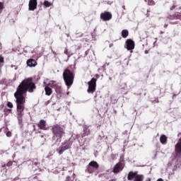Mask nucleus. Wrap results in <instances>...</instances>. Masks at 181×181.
<instances>
[{"label": "nucleus", "mask_w": 181, "mask_h": 181, "mask_svg": "<svg viewBox=\"0 0 181 181\" xmlns=\"http://www.w3.org/2000/svg\"><path fill=\"white\" fill-rule=\"evenodd\" d=\"M35 88L36 83L33 82V78L32 77L23 80L16 88L14 97L16 98L17 118L19 124H22L23 121V111H25V104L26 103L25 94H26L28 91V93H33Z\"/></svg>", "instance_id": "nucleus-1"}, {"label": "nucleus", "mask_w": 181, "mask_h": 181, "mask_svg": "<svg viewBox=\"0 0 181 181\" xmlns=\"http://www.w3.org/2000/svg\"><path fill=\"white\" fill-rule=\"evenodd\" d=\"M51 132L53 134L52 138H57V141H59V142L62 141V138L66 135V132L63 127L57 124L52 127Z\"/></svg>", "instance_id": "nucleus-2"}, {"label": "nucleus", "mask_w": 181, "mask_h": 181, "mask_svg": "<svg viewBox=\"0 0 181 181\" xmlns=\"http://www.w3.org/2000/svg\"><path fill=\"white\" fill-rule=\"evenodd\" d=\"M63 78L67 87H71L74 83V74L69 69H66L63 72Z\"/></svg>", "instance_id": "nucleus-3"}, {"label": "nucleus", "mask_w": 181, "mask_h": 181, "mask_svg": "<svg viewBox=\"0 0 181 181\" xmlns=\"http://www.w3.org/2000/svg\"><path fill=\"white\" fill-rule=\"evenodd\" d=\"M144 175L138 174V172L130 171L127 175V180L144 181Z\"/></svg>", "instance_id": "nucleus-4"}, {"label": "nucleus", "mask_w": 181, "mask_h": 181, "mask_svg": "<svg viewBox=\"0 0 181 181\" xmlns=\"http://www.w3.org/2000/svg\"><path fill=\"white\" fill-rule=\"evenodd\" d=\"M100 168V165L97 161H90L88 165L86 166V173L93 174V172H95V170H98V168Z\"/></svg>", "instance_id": "nucleus-5"}, {"label": "nucleus", "mask_w": 181, "mask_h": 181, "mask_svg": "<svg viewBox=\"0 0 181 181\" xmlns=\"http://www.w3.org/2000/svg\"><path fill=\"white\" fill-rule=\"evenodd\" d=\"M88 93L89 94H93V93H95V90L97 88V78H92L90 81L88 82Z\"/></svg>", "instance_id": "nucleus-6"}, {"label": "nucleus", "mask_w": 181, "mask_h": 181, "mask_svg": "<svg viewBox=\"0 0 181 181\" xmlns=\"http://www.w3.org/2000/svg\"><path fill=\"white\" fill-rule=\"evenodd\" d=\"M100 19L103 22H108L112 19V13L109 11H104L100 13Z\"/></svg>", "instance_id": "nucleus-7"}, {"label": "nucleus", "mask_w": 181, "mask_h": 181, "mask_svg": "<svg viewBox=\"0 0 181 181\" xmlns=\"http://www.w3.org/2000/svg\"><path fill=\"white\" fill-rule=\"evenodd\" d=\"M126 49L127 50H134L135 49V42L131 39L126 40Z\"/></svg>", "instance_id": "nucleus-8"}, {"label": "nucleus", "mask_w": 181, "mask_h": 181, "mask_svg": "<svg viewBox=\"0 0 181 181\" xmlns=\"http://www.w3.org/2000/svg\"><path fill=\"white\" fill-rule=\"evenodd\" d=\"M176 158H181V137L175 145Z\"/></svg>", "instance_id": "nucleus-9"}, {"label": "nucleus", "mask_w": 181, "mask_h": 181, "mask_svg": "<svg viewBox=\"0 0 181 181\" xmlns=\"http://www.w3.org/2000/svg\"><path fill=\"white\" fill-rule=\"evenodd\" d=\"M46 125V120L45 119L40 120V122L37 124V127H38V128L42 131H47V127Z\"/></svg>", "instance_id": "nucleus-10"}, {"label": "nucleus", "mask_w": 181, "mask_h": 181, "mask_svg": "<svg viewBox=\"0 0 181 181\" xmlns=\"http://www.w3.org/2000/svg\"><path fill=\"white\" fill-rule=\"evenodd\" d=\"M37 8V0H30L28 4L29 11H35Z\"/></svg>", "instance_id": "nucleus-11"}, {"label": "nucleus", "mask_w": 181, "mask_h": 181, "mask_svg": "<svg viewBox=\"0 0 181 181\" xmlns=\"http://www.w3.org/2000/svg\"><path fill=\"white\" fill-rule=\"evenodd\" d=\"M124 168L122 167V163H117L113 168L112 172L113 173H119Z\"/></svg>", "instance_id": "nucleus-12"}, {"label": "nucleus", "mask_w": 181, "mask_h": 181, "mask_svg": "<svg viewBox=\"0 0 181 181\" xmlns=\"http://www.w3.org/2000/svg\"><path fill=\"white\" fill-rule=\"evenodd\" d=\"M62 145L64 146L66 150L70 149V148H71V146L73 145V141H71V140L70 139L66 140L62 143Z\"/></svg>", "instance_id": "nucleus-13"}, {"label": "nucleus", "mask_w": 181, "mask_h": 181, "mask_svg": "<svg viewBox=\"0 0 181 181\" xmlns=\"http://www.w3.org/2000/svg\"><path fill=\"white\" fill-rule=\"evenodd\" d=\"M27 65L29 67H36L37 66V62L33 59H30L27 61Z\"/></svg>", "instance_id": "nucleus-14"}, {"label": "nucleus", "mask_w": 181, "mask_h": 181, "mask_svg": "<svg viewBox=\"0 0 181 181\" xmlns=\"http://www.w3.org/2000/svg\"><path fill=\"white\" fill-rule=\"evenodd\" d=\"M160 142L163 145H166L168 144V136L165 134H162L160 137Z\"/></svg>", "instance_id": "nucleus-15"}, {"label": "nucleus", "mask_w": 181, "mask_h": 181, "mask_svg": "<svg viewBox=\"0 0 181 181\" xmlns=\"http://www.w3.org/2000/svg\"><path fill=\"white\" fill-rule=\"evenodd\" d=\"M45 95H52L53 94V90L52 88H49V86L45 87Z\"/></svg>", "instance_id": "nucleus-16"}, {"label": "nucleus", "mask_w": 181, "mask_h": 181, "mask_svg": "<svg viewBox=\"0 0 181 181\" xmlns=\"http://www.w3.org/2000/svg\"><path fill=\"white\" fill-rule=\"evenodd\" d=\"M65 151H67V149L63 145L57 148V152H58L59 155H63Z\"/></svg>", "instance_id": "nucleus-17"}, {"label": "nucleus", "mask_w": 181, "mask_h": 181, "mask_svg": "<svg viewBox=\"0 0 181 181\" xmlns=\"http://www.w3.org/2000/svg\"><path fill=\"white\" fill-rule=\"evenodd\" d=\"M129 35V32L128 31V30H123L122 31V37H123L124 39H127Z\"/></svg>", "instance_id": "nucleus-18"}, {"label": "nucleus", "mask_w": 181, "mask_h": 181, "mask_svg": "<svg viewBox=\"0 0 181 181\" xmlns=\"http://www.w3.org/2000/svg\"><path fill=\"white\" fill-rule=\"evenodd\" d=\"M4 116L8 117V115H9V114L12 113V109H8V108L5 107L4 110Z\"/></svg>", "instance_id": "nucleus-19"}, {"label": "nucleus", "mask_w": 181, "mask_h": 181, "mask_svg": "<svg viewBox=\"0 0 181 181\" xmlns=\"http://www.w3.org/2000/svg\"><path fill=\"white\" fill-rule=\"evenodd\" d=\"M44 6H45V8H49V7L52 6V3H50L48 1H44Z\"/></svg>", "instance_id": "nucleus-20"}, {"label": "nucleus", "mask_w": 181, "mask_h": 181, "mask_svg": "<svg viewBox=\"0 0 181 181\" xmlns=\"http://www.w3.org/2000/svg\"><path fill=\"white\" fill-rule=\"evenodd\" d=\"M84 133L81 134V138H84V136H87V135L90 134V132L87 133V129H84Z\"/></svg>", "instance_id": "nucleus-21"}, {"label": "nucleus", "mask_w": 181, "mask_h": 181, "mask_svg": "<svg viewBox=\"0 0 181 181\" xmlns=\"http://www.w3.org/2000/svg\"><path fill=\"white\" fill-rule=\"evenodd\" d=\"M148 5L150 6H153V5H155V1L153 0H148Z\"/></svg>", "instance_id": "nucleus-22"}, {"label": "nucleus", "mask_w": 181, "mask_h": 181, "mask_svg": "<svg viewBox=\"0 0 181 181\" xmlns=\"http://www.w3.org/2000/svg\"><path fill=\"white\" fill-rule=\"evenodd\" d=\"M7 107H8V108H13V104L11 102H8L6 104Z\"/></svg>", "instance_id": "nucleus-23"}, {"label": "nucleus", "mask_w": 181, "mask_h": 181, "mask_svg": "<svg viewBox=\"0 0 181 181\" xmlns=\"http://www.w3.org/2000/svg\"><path fill=\"white\" fill-rule=\"evenodd\" d=\"M2 11H4V3L0 2V13H2Z\"/></svg>", "instance_id": "nucleus-24"}, {"label": "nucleus", "mask_w": 181, "mask_h": 181, "mask_svg": "<svg viewBox=\"0 0 181 181\" xmlns=\"http://www.w3.org/2000/svg\"><path fill=\"white\" fill-rule=\"evenodd\" d=\"M5 62L4 57L2 55H0V64H4Z\"/></svg>", "instance_id": "nucleus-25"}, {"label": "nucleus", "mask_w": 181, "mask_h": 181, "mask_svg": "<svg viewBox=\"0 0 181 181\" xmlns=\"http://www.w3.org/2000/svg\"><path fill=\"white\" fill-rule=\"evenodd\" d=\"M6 136H8V138L12 136V132H7L6 134Z\"/></svg>", "instance_id": "nucleus-26"}, {"label": "nucleus", "mask_w": 181, "mask_h": 181, "mask_svg": "<svg viewBox=\"0 0 181 181\" xmlns=\"http://www.w3.org/2000/svg\"><path fill=\"white\" fill-rule=\"evenodd\" d=\"M13 163L12 161H8L6 164V166L9 168L10 166H12Z\"/></svg>", "instance_id": "nucleus-27"}, {"label": "nucleus", "mask_w": 181, "mask_h": 181, "mask_svg": "<svg viewBox=\"0 0 181 181\" xmlns=\"http://www.w3.org/2000/svg\"><path fill=\"white\" fill-rule=\"evenodd\" d=\"M175 8H176V6H173L170 8V10H171V11H173V9H175Z\"/></svg>", "instance_id": "nucleus-28"}, {"label": "nucleus", "mask_w": 181, "mask_h": 181, "mask_svg": "<svg viewBox=\"0 0 181 181\" xmlns=\"http://www.w3.org/2000/svg\"><path fill=\"white\" fill-rule=\"evenodd\" d=\"M156 181H163V179L159 178V179H158Z\"/></svg>", "instance_id": "nucleus-29"}, {"label": "nucleus", "mask_w": 181, "mask_h": 181, "mask_svg": "<svg viewBox=\"0 0 181 181\" xmlns=\"http://www.w3.org/2000/svg\"><path fill=\"white\" fill-rule=\"evenodd\" d=\"M109 181H117V179H112V180H110Z\"/></svg>", "instance_id": "nucleus-30"}, {"label": "nucleus", "mask_w": 181, "mask_h": 181, "mask_svg": "<svg viewBox=\"0 0 181 181\" xmlns=\"http://www.w3.org/2000/svg\"><path fill=\"white\" fill-rule=\"evenodd\" d=\"M145 181H151V178H147Z\"/></svg>", "instance_id": "nucleus-31"}, {"label": "nucleus", "mask_w": 181, "mask_h": 181, "mask_svg": "<svg viewBox=\"0 0 181 181\" xmlns=\"http://www.w3.org/2000/svg\"><path fill=\"white\" fill-rule=\"evenodd\" d=\"M2 168H6V164H4L1 166Z\"/></svg>", "instance_id": "nucleus-32"}, {"label": "nucleus", "mask_w": 181, "mask_h": 181, "mask_svg": "<svg viewBox=\"0 0 181 181\" xmlns=\"http://www.w3.org/2000/svg\"><path fill=\"white\" fill-rule=\"evenodd\" d=\"M35 125H33L34 131H36Z\"/></svg>", "instance_id": "nucleus-33"}, {"label": "nucleus", "mask_w": 181, "mask_h": 181, "mask_svg": "<svg viewBox=\"0 0 181 181\" xmlns=\"http://www.w3.org/2000/svg\"><path fill=\"white\" fill-rule=\"evenodd\" d=\"M95 77L98 78V77H99V75H98V74H96V75H95Z\"/></svg>", "instance_id": "nucleus-34"}, {"label": "nucleus", "mask_w": 181, "mask_h": 181, "mask_svg": "<svg viewBox=\"0 0 181 181\" xmlns=\"http://www.w3.org/2000/svg\"><path fill=\"white\" fill-rule=\"evenodd\" d=\"M160 33H161V34H163V33H165V32H163V31H161V32H160Z\"/></svg>", "instance_id": "nucleus-35"}, {"label": "nucleus", "mask_w": 181, "mask_h": 181, "mask_svg": "<svg viewBox=\"0 0 181 181\" xmlns=\"http://www.w3.org/2000/svg\"><path fill=\"white\" fill-rule=\"evenodd\" d=\"M165 28H168V25H165Z\"/></svg>", "instance_id": "nucleus-36"}, {"label": "nucleus", "mask_w": 181, "mask_h": 181, "mask_svg": "<svg viewBox=\"0 0 181 181\" xmlns=\"http://www.w3.org/2000/svg\"><path fill=\"white\" fill-rule=\"evenodd\" d=\"M145 53H148V51H146Z\"/></svg>", "instance_id": "nucleus-37"}, {"label": "nucleus", "mask_w": 181, "mask_h": 181, "mask_svg": "<svg viewBox=\"0 0 181 181\" xmlns=\"http://www.w3.org/2000/svg\"><path fill=\"white\" fill-rule=\"evenodd\" d=\"M123 8H125V6H123Z\"/></svg>", "instance_id": "nucleus-38"}, {"label": "nucleus", "mask_w": 181, "mask_h": 181, "mask_svg": "<svg viewBox=\"0 0 181 181\" xmlns=\"http://www.w3.org/2000/svg\"><path fill=\"white\" fill-rule=\"evenodd\" d=\"M157 103H159V100H157Z\"/></svg>", "instance_id": "nucleus-39"}, {"label": "nucleus", "mask_w": 181, "mask_h": 181, "mask_svg": "<svg viewBox=\"0 0 181 181\" xmlns=\"http://www.w3.org/2000/svg\"><path fill=\"white\" fill-rule=\"evenodd\" d=\"M147 12H151V11H147Z\"/></svg>", "instance_id": "nucleus-40"}]
</instances>
